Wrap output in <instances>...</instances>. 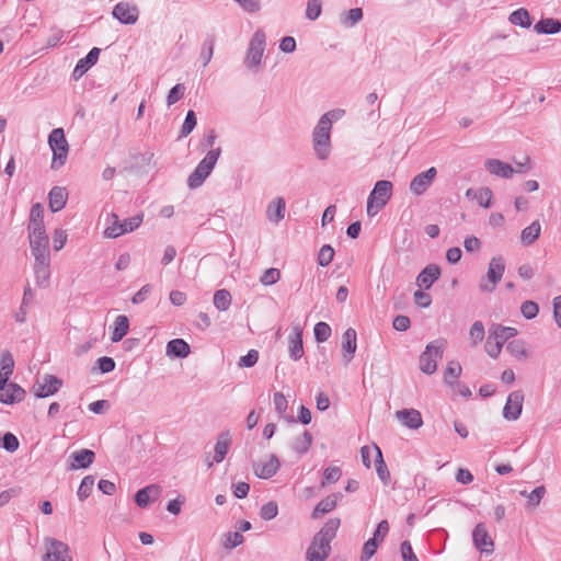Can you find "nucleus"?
I'll list each match as a JSON object with an SVG mask.
<instances>
[{
  "label": "nucleus",
  "mask_w": 561,
  "mask_h": 561,
  "mask_svg": "<svg viewBox=\"0 0 561 561\" xmlns=\"http://www.w3.org/2000/svg\"><path fill=\"white\" fill-rule=\"evenodd\" d=\"M505 263L502 256L492 257L486 273V279H482L479 287L481 291L491 293L502 279Z\"/></svg>",
  "instance_id": "nucleus-9"
},
{
  "label": "nucleus",
  "mask_w": 561,
  "mask_h": 561,
  "mask_svg": "<svg viewBox=\"0 0 561 561\" xmlns=\"http://www.w3.org/2000/svg\"><path fill=\"white\" fill-rule=\"evenodd\" d=\"M220 153L221 149L219 147L207 152L205 158L197 164L187 179L190 188H197L204 183L215 168Z\"/></svg>",
  "instance_id": "nucleus-5"
},
{
  "label": "nucleus",
  "mask_w": 561,
  "mask_h": 561,
  "mask_svg": "<svg viewBox=\"0 0 561 561\" xmlns=\"http://www.w3.org/2000/svg\"><path fill=\"white\" fill-rule=\"evenodd\" d=\"M62 386V380L53 375H45L35 386V396L46 398L55 394Z\"/></svg>",
  "instance_id": "nucleus-16"
},
{
  "label": "nucleus",
  "mask_w": 561,
  "mask_h": 561,
  "mask_svg": "<svg viewBox=\"0 0 561 561\" xmlns=\"http://www.w3.org/2000/svg\"><path fill=\"white\" fill-rule=\"evenodd\" d=\"M68 193L65 187L54 186L48 194V205L53 213L61 210L67 203Z\"/></svg>",
  "instance_id": "nucleus-25"
},
{
  "label": "nucleus",
  "mask_w": 561,
  "mask_h": 561,
  "mask_svg": "<svg viewBox=\"0 0 561 561\" xmlns=\"http://www.w3.org/2000/svg\"><path fill=\"white\" fill-rule=\"evenodd\" d=\"M397 419L407 427L417 430L423 425L420 411L414 409H403L396 412Z\"/></svg>",
  "instance_id": "nucleus-24"
},
{
  "label": "nucleus",
  "mask_w": 561,
  "mask_h": 561,
  "mask_svg": "<svg viewBox=\"0 0 561 561\" xmlns=\"http://www.w3.org/2000/svg\"><path fill=\"white\" fill-rule=\"evenodd\" d=\"M265 33L262 30L255 31L250 41L247 55L244 58V65L248 69H257L259 66L261 65L263 54L265 50Z\"/></svg>",
  "instance_id": "nucleus-7"
},
{
  "label": "nucleus",
  "mask_w": 561,
  "mask_h": 561,
  "mask_svg": "<svg viewBox=\"0 0 561 561\" xmlns=\"http://www.w3.org/2000/svg\"><path fill=\"white\" fill-rule=\"evenodd\" d=\"M345 114L342 108L324 113L312 131V147L319 160H327L331 154V129L333 122L341 119Z\"/></svg>",
  "instance_id": "nucleus-1"
},
{
  "label": "nucleus",
  "mask_w": 561,
  "mask_h": 561,
  "mask_svg": "<svg viewBox=\"0 0 561 561\" xmlns=\"http://www.w3.org/2000/svg\"><path fill=\"white\" fill-rule=\"evenodd\" d=\"M278 514V506L275 502L271 501L265 503L260 511V516L264 520H271Z\"/></svg>",
  "instance_id": "nucleus-59"
},
{
  "label": "nucleus",
  "mask_w": 561,
  "mask_h": 561,
  "mask_svg": "<svg viewBox=\"0 0 561 561\" xmlns=\"http://www.w3.org/2000/svg\"><path fill=\"white\" fill-rule=\"evenodd\" d=\"M342 497L339 493H333L321 500L317 506L314 507L312 512V517L318 518L320 515L327 514L331 511H333L339 502V500Z\"/></svg>",
  "instance_id": "nucleus-32"
},
{
  "label": "nucleus",
  "mask_w": 561,
  "mask_h": 561,
  "mask_svg": "<svg viewBox=\"0 0 561 561\" xmlns=\"http://www.w3.org/2000/svg\"><path fill=\"white\" fill-rule=\"evenodd\" d=\"M214 47H215V37L213 35H209L203 43L199 59L203 62V67H206L214 54Z\"/></svg>",
  "instance_id": "nucleus-43"
},
{
  "label": "nucleus",
  "mask_w": 561,
  "mask_h": 561,
  "mask_svg": "<svg viewBox=\"0 0 561 561\" xmlns=\"http://www.w3.org/2000/svg\"><path fill=\"white\" fill-rule=\"evenodd\" d=\"M523 403L524 392L522 390L511 392L503 408V417L507 421L518 420L523 411Z\"/></svg>",
  "instance_id": "nucleus-12"
},
{
  "label": "nucleus",
  "mask_w": 561,
  "mask_h": 561,
  "mask_svg": "<svg viewBox=\"0 0 561 561\" xmlns=\"http://www.w3.org/2000/svg\"><path fill=\"white\" fill-rule=\"evenodd\" d=\"M311 444L312 435L308 431H305L300 436L296 437L293 448L299 454H305L308 451Z\"/></svg>",
  "instance_id": "nucleus-44"
},
{
  "label": "nucleus",
  "mask_w": 561,
  "mask_h": 561,
  "mask_svg": "<svg viewBox=\"0 0 561 561\" xmlns=\"http://www.w3.org/2000/svg\"><path fill=\"white\" fill-rule=\"evenodd\" d=\"M516 334H517V330L515 328L504 327V325L497 324V323L492 324L491 328L489 329L490 340L497 341L502 345H504V343L508 339L515 336Z\"/></svg>",
  "instance_id": "nucleus-29"
},
{
  "label": "nucleus",
  "mask_w": 561,
  "mask_h": 561,
  "mask_svg": "<svg viewBox=\"0 0 561 561\" xmlns=\"http://www.w3.org/2000/svg\"><path fill=\"white\" fill-rule=\"evenodd\" d=\"M161 486L158 484L147 485L135 494V502L139 507H147L150 502L159 499L161 495Z\"/></svg>",
  "instance_id": "nucleus-21"
},
{
  "label": "nucleus",
  "mask_w": 561,
  "mask_h": 561,
  "mask_svg": "<svg viewBox=\"0 0 561 561\" xmlns=\"http://www.w3.org/2000/svg\"><path fill=\"white\" fill-rule=\"evenodd\" d=\"M374 450L376 453L375 468L378 478L382 481L385 485H388L390 483L391 477L388 467L383 460L382 453L377 445H374Z\"/></svg>",
  "instance_id": "nucleus-35"
},
{
  "label": "nucleus",
  "mask_w": 561,
  "mask_h": 561,
  "mask_svg": "<svg viewBox=\"0 0 561 561\" xmlns=\"http://www.w3.org/2000/svg\"><path fill=\"white\" fill-rule=\"evenodd\" d=\"M279 466L277 457L272 455L264 462H254L253 472L260 479H270L278 471Z\"/></svg>",
  "instance_id": "nucleus-18"
},
{
  "label": "nucleus",
  "mask_w": 561,
  "mask_h": 561,
  "mask_svg": "<svg viewBox=\"0 0 561 561\" xmlns=\"http://www.w3.org/2000/svg\"><path fill=\"white\" fill-rule=\"evenodd\" d=\"M461 366L458 362H449L444 375L445 382L453 387L456 378H458L461 374Z\"/></svg>",
  "instance_id": "nucleus-47"
},
{
  "label": "nucleus",
  "mask_w": 561,
  "mask_h": 561,
  "mask_svg": "<svg viewBox=\"0 0 561 561\" xmlns=\"http://www.w3.org/2000/svg\"><path fill=\"white\" fill-rule=\"evenodd\" d=\"M537 34H557L561 31V22L557 19H542L534 26Z\"/></svg>",
  "instance_id": "nucleus-36"
},
{
  "label": "nucleus",
  "mask_w": 561,
  "mask_h": 561,
  "mask_svg": "<svg viewBox=\"0 0 561 561\" xmlns=\"http://www.w3.org/2000/svg\"><path fill=\"white\" fill-rule=\"evenodd\" d=\"M520 312L526 319H534L539 312V306L533 300H526L520 306Z\"/></svg>",
  "instance_id": "nucleus-55"
},
{
  "label": "nucleus",
  "mask_w": 561,
  "mask_h": 561,
  "mask_svg": "<svg viewBox=\"0 0 561 561\" xmlns=\"http://www.w3.org/2000/svg\"><path fill=\"white\" fill-rule=\"evenodd\" d=\"M440 268L435 264L427 265L416 277V285L423 289H430L439 278Z\"/></svg>",
  "instance_id": "nucleus-23"
},
{
  "label": "nucleus",
  "mask_w": 561,
  "mask_h": 561,
  "mask_svg": "<svg viewBox=\"0 0 561 561\" xmlns=\"http://www.w3.org/2000/svg\"><path fill=\"white\" fill-rule=\"evenodd\" d=\"M190 345L182 339H174L167 344L168 355L179 358H185L190 355Z\"/></svg>",
  "instance_id": "nucleus-34"
},
{
  "label": "nucleus",
  "mask_w": 561,
  "mask_h": 561,
  "mask_svg": "<svg viewBox=\"0 0 561 561\" xmlns=\"http://www.w3.org/2000/svg\"><path fill=\"white\" fill-rule=\"evenodd\" d=\"M31 253L33 256L48 255L49 239L45 226L27 227Z\"/></svg>",
  "instance_id": "nucleus-8"
},
{
  "label": "nucleus",
  "mask_w": 561,
  "mask_h": 561,
  "mask_svg": "<svg viewBox=\"0 0 561 561\" xmlns=\"http://www.w3.org/2000/svg\"><path fill=\"white\" fill-rule=\"evenodd\" d=\"M25 390L18 383L10 382L8 388L0 392V401L5 404H13L23 401Z\"/></svg>",
  "instance_id": "nucleus-26"
},
{
  "label": "nucleus",
  "mask_w": 561,
  "mask_h": 561,
  "mask_svg": "<svg viewBox=\"0 0 561 561\" xmlns=\"http://www.w3.org/2000/svg\"><path fill=\"white\" fill-rule=\"evenodd\" d=\"M279 278L280 272L277 268L271 267L263 273V275L260 277V282L265 286H270L277 283Z\"/></svg>",
  "instance_id": "nucleus-60"
},
{
  "label": "nucleus",
  "mask_w": 561,
  "mask_h": 561,
  "mask_svg": "<svg viewBox=\"0 0 561 561\" xmlns=\"http://www.w3.org/2000/svg\"><path fill=\"white\" fill-rule=\"evenodd\" d=\"M492 198H493V193H492L491 188L484 186V187H480L477 190V196L474 199L481 207H483V208L491 207Z\"/></svg>",
  "instance_id": "nucleus-49"
},
{
  "label": "nucleus",
  "mask_w": 561,
  "mask_h": 561,
  "mask_svg": "<svg viewBox=\"0 0 561 561\" xmlns=\"http://www.w3.org/2000/svg\"><path fill=\"white\" fill-rule=\"evenodd\" d=\"M185 93V87L184 84L182 83H178L175 84L170 91H169V94L167 96V104L169 106L173 105L174 103H176L179 100H181L183 98Z\"/></svg>",
  "instance_id": "nucleus-61"
},
{
  "label": "nucleus",
  "mask_w": 561,
  "mask_h": 561,
  "mask_svg": "<svg viewBox=\"0 0 561 561\" xmlns=\"http://www.w3.org/2000/svg\"><path fill=\"white\" fill-rule=\"evenodd\" d=\"M196 115L193 111H188L186 113V117L184 119V123L181 127V133H180V137H186L187 135H190L193 129L195 128L196 126Z\"/></svg>",
  "instance_id": "nucleus-54"
},
{
  "label": "nucleus",
  "mask_w": 561,
  "mask_h": 561,
  "mask_svg": "<svg viewBox=\"0 0 561 561\" xmlns=\"http://www.w3.org/2000/svg\"><path fill=\"white\" fill-rule=\"evenodd\" d=\"M333 256H334L333 248L329 244H325L319 251L318 264L323 267L328 266L332 262Z\"/></svg>",
  "instance_id": "nucleus-56"
},
{
  "label": "nucleus",
  "mask_w": 561,
  "mask_h": 561,
  "mask_svg": "<svg viewBox=\"0 0 561 561\" xmlns=\"http://www.w3.org/2000/svg\"><path fill=\"white\" fill-rule=\"evenodd\" d=\"M230 444H231V437H230L229 432H222L218 435L217 442L215 444V456H214V460L216 462L219 463L225 459V457L229 450Z\"/></svg>",
  "instance_id": "nucleus-33"
},
{
  "label": "nucleus",
  "mask_w": 561,
  "mask_h": 561,
  "mask_svg": "<svg viewBox=\"0 0 561 561\" xmlns=\"http://www.w3.org/2000/svg\"><path fill=\"white\" fill-rule=\"evenodd\" d=\"M259 360V352L256 350H250L247 355L241 356L238 366L239 367H253Z\"/></svg>",
  "instance_id": "nucleus-62"
},
{
  "label": "nucleus",
  "mask_w": 561,
  "mask_h": 561,
  "mask_svg": "<svg viewBox=\"0 0 561 561\" xmlns=\"http://www.w3.org/2000/svg\"><path fill=\"white\" fill-rule=\"evenodd\" d=\"M34 299V293L30 285L24 288L22 304L18 311L14 312L13 318L15 322L22 324L27 320L28 308Z\"/></svg>",
  "instance_id": "nucleus-27"
},
{
  "label": "nucleus",
  "mask_w": 561,
  "mask_h": 561,
  "mask_svg": "<svg viewBox=\"0 0 561 561\" xmlns=\"http://www.w3.org/2000/svg\"><path fill=\"white\" fill-rule=\"evenodd\" d=\"M48 145L53 151L50 168L58 170L66 163L69 152V144L62 128H55L50 131L48 135Z\"/></svg>",
  "instance_id": "nucleus-4"
},
{
  "label": "nucleus",
  "mask_w": 561,
  "mask_h": 561,
  "mask_svg": "<svg viewBox=\"0 0 561 561\" xmlns=\"http://www.w3.org/2000/svg\"><path fill=\"white\" fill-rule=\"evenodd\" d=\"M144 220V214H138L134 217L123 220V230L124 233L131 232L136 230Z\"/></svg>",
  "instance_id": "nucleus-63"
},
{
  "label": "nucleus",
  "mask_w": 561,
  "mask_h": 561,
  "mask_svg": "<svg viewBox=\"0 0 561 561\" xmlns=\"http://www.w3.org/2000/svg\"><path fill=\"white\" fill-rule=\"evenodd\" d=\"M356 348V331L353 328H348L342 336L343 360L345 365L353 359Z\"/></svg>",
  "instance_id": "nucleus-22"
},
{
  "label": "nucleus",
  "mask_w": 561,
  "mask_h": 561,
  "mask_svg": "<svg viewBox=\"0 0 561 561\" xmlns=\"http://www.w3.org/2000/svg\"><path fill=\"white\" fill-rule=\"evenodd\" d=\"M519 494L524 497H527V500H528L527 506L528 507L535 508L540 504L543 495L546 494V488L543 485H540V486H537L536 489H534L531 492L522 490L519 492Z\"/></svg>",
  "instance_id": "nucleus-39"
},
{
  "label": "nucleus",
  "mask_w": 561,
  "mask_h": 561,
  "mask_svg": "<svg viewBox=\"0 0 561 561\" xmlns=\"http://www.w3.org/2000/svg\"><path fill=\"white\" fill-rule=\"evenodd\" d=\"M437 175L436 168L432 167L428 170L419 173L410 182V191L416 196L424 194L427 188L432 185L433 181Z\"/></svg>",
  "instance_id": "nucleus-13"
},
{
  "label": "nucleus",
  "mask_w": 561,
  "mask_h": 561,
  "mask_svg": "<svg viewBox=\"0 0 561 561\" xmlns=\"http://www.w3.org/2000/svg\"><path fill=\"white\" fill-rule=\"evenodd\" d=\"M392 191L393 185L390 181L376 182L367 199L366 211L369 217L376 216L387 205L392 196Z\"/></svg>",
  "instance_id": "nucleus-3"
},
{
  "label": "nucleus",
  "mask_w": 561,
  "mask_h": 561,
  "mask_svg": "<svg viewBox=\"0 0 561 561\" xmlns=\"http://www.w3.org/2000/svg\"><path fill=\"white\" fill-rule=\"evenodd\" d=\"M485 331L484 325L481 321H476L469 330V339L473 346L481 343L484 339Z\"/></svg>",
  "instance_id": "nucleus-48"
},
{
  "label": "nucleus",
  "mask_w": 561,
  "mask_h": 561,
  "mask_svg": "<svg viewBox=\"0 0 561 561\" xmlns=\"http://www.w3.org/2000/svg\"><path fill=\"white\" fill-rule=\"evenodd\" d=\"M322 11L321 0H308L306 9V18L310 21L317 20Z\"/></svg>",
  "instance_id": "nucleus-57"
},
{
  "label": "nucleus",
  "mask_w": 561,
  "mask_h": 561,
  "mask_svg": "<svg viewBox=\"0 0 561 561\" xmlns=\"http://www.w3.org/2000/svg\"><path fill=\"white\" fill-rule=\"evenodd\" d=\"M286 203L283 197L274 198L267 206L266 217L271 222L278 224L285 217Z\"/></svg>",
  "instance_id": "nucleus-28"
},
{
  "label": "nucleus",
  "mask_w": 561,
  "mask_h": 561,
  "mask_svg": "<svg viewBox=\"0 0 561 561\" xmlns=\"http://www.w3.org/2000/svg\"><path fill=\"white\" fill-rule=\"evenodd\" d=\"M14 359L10 352L5 351L1 354L0 370L4 376L10 377L13 374Z\"/></svg>",
  "instance_id": "nucleus-53"
},
{
  "label": "nucleus",
  "mask_w": 561,
  "mask_h": 561,
  "mask_svg": "<svg viewBox=\"0 0 561 561\" xmlns=\"http://www.w3.org/2000/svg\"><path fill=\"white\" fill-rule=\"evenodd\" d=\"M19 439L12 433H5L2 437V447L9 451L14 453L19 448Z\"/></svg>",
  "instance_id": "nucleus-64"
},
{
  "label": "nucleus",
  "mask_w": 561,
  "mask_h": 561,
  "mask_svg": "<svg viewBox=\"0 0 561 561\" xmlns=\"http://www.w3.org/2000/svg\"><path fill=\"white\" fill-rule=\"evenodd\" d=\"M506 350L517 359H527L529 357L526 343L522 340H514L510 342Z\"/></svg>",
  "instance_id": "nucleus-42"
},
{
  "label": "nucleus",
  "mask_w": 561,
  "mask_h": 561,
  "mask_svg": "<svg viewBox=\"0 0 561 561\" xmlns=\"http://www.w3.org/2000/svg\"><path fill=\"white\" fill-rule=\"evenodd\" d=\"M110 217L113 220L112 225L105 228L103 234L105 238L115 239L124 234L123 221L118 219V216L115 213H112Z\"/></svg>",
  "instance_id": "nucleus-41"
},
{
  "label": "nucleus",
  "mask_w": 561,
  "mask_h": 561,
  "mask_svg": "<svg viewBox=\"0 0 561 561\" xmlns=\"http://www.w3.org/2000/svg\"><path fill=\"white\" fill-rule=\"evenodd\" d=\"M129 322L126 316H118L114 322V330L111 340L113 343L119 342L128 333Z\"/></svg>",
  "instance_id": "nucleus-37"
},
{
  "label": "nucleus",
  "mask_w": 561,
  "mask_h": 561,
  "mask_svg": "<svg viewBox=\"0 0 561 561\" xmlns=\"http://www.w3.org/2000/svg\"><path fill=\"white\" fill-rule=\"evenodd\" d=\"M472 539L476 548L481 552L492 553L494 542L483 523L478 524L472 531Z\"/></svg>",
  "instance_id": "nucleus-15"
},
{
  "label": "nucleus",
  "mask_w": 561,
  "mask_h": 561,
  "mask_svg": "<svg viewBox=\"0 0 561 561\" xmlns=\"http://www.w3.org/2000/svg\"><path fill=\"white\" fill-rule=\"evenodd\" d=\"M363 19V10L360 8H353L341 15L343 25L352 27Z\"/></svg>",
  "instance_id": "nucleus-45"
},
{
  "label": "nucleus",
  "mask_w": 561,
  "mask_h": 561,
  "mask_svg": "<svg viewBox=\"0 0 561 561\" xmlns=\"http://www.w3.org/2000/svg\"><path fill=\"white\" fill-rule=\"evenodd\" d=\"M45 554L43 561H72L67 543L55 538L44 539Z\"/></svg>",
  "instance_id": "nucleus-10"
},
{
  "label": "nucleus",
  "mask_w": 561,
  "mask_h": 561,
  "mask_svg": "<svg viewBox=\"0 0 561 561\" xmlns=\"http://www.w3.org/2000/svg\"><path fill=\"white\" fill-rule=\"evenodd\" d=\"M44 225V207L41 203L32 206L27 227H37Z\"/></svg>",
  "instance_id": "nucleus-46"
},
{
  "label": "nucleus",
  "mask_w": 561,
  "mask_h": 561,
  "mask_svg": "<svg viewBox=\"0 0 561 561\" xmlns=\"http://www.w3.org/2000/svg\"><path fill=\"white\" fill-rule=\"evenodd\" d=\"M541 234V224L539 220H534L529 226L524 228L520 232V242L525 247L534 244Z\"/></svg>",
  "instance_id": "nucleus-31"
},
{
  "label": "nucleus",
  "mask_w": 561,
  "mask_h": 561,
  "mask_svg": "<svg viewBox=\"0 0 561 561\" xmlns=\"http://www.w3.org/2000/svg\"><path fill=\"white\" fill-rule=\"evenodd\" d=\"M508 21L513 25H517L524 28H528L531 25L529 12L524 8H519L512 12L508 16Z\"/></svg>",
  "instance_id": "nucleus-38"
},
{
  "label": "nucleus",
  "mask_w": 561,
  "mask_h": 561,
  "mask_svg": "<svg viewBox=\"0 0 561 561\" xmlns=\"http://www.w3.org/2000/svg\"><path fill=\"white\" fill-rule=\"evenodd\" d=\"M93 485H94V478L92 476H87L82 479L80 486L78 489V492H77L80 501H83L90 496Z\"/></svg>",
  "instance_id": "nucleus-50"
},
{
  "label": "nucleus",
  "mask_w": 561,
  "mask_h": 561,
  "mask_svg": "<svg viewBox=\"0 0 561 561\" xmlns=\"http://www.w3.org/2000/svg\"><path fill=\"white\" fill-rule=\"evenodd\" d=\"M379 543L378 539H368L363 546L362 561H368L376 553Z\"/></svg>",
  "instance_id": "nucleus-58"
},
{
  "label": "nucleus",
  "mask_w": 561,
  "mask_h": 561,
  "mask_svg": "<svg viewBox=\"0 0 561 561\" xmlns=\"http://www.w3.org/2000/svg\"><path fill=\"white\" fill-rule=\"evenodd\" d=\"M35 283L39 287H46L50 277V254L34 256Z\"/></svg>",
  "instance_id": "nucleus-14"
},
{
  "label": "nucleus",
  "mask_w": 561,
  "mask_h": 561,
  "mask_svg": "<svg viewBox=\"0 0 561 561\" xmlns=\"http://www.w3.org/2000/svg\"><path fill=\"white\" fill-rule=\"evenodd\" d=\"M485 169L493 175L502 179H511L515 173V169L500 159L491 158L484 162Z\"/></svg>",
  "instance_id": "nucleus-19"
},
{
  "label": "nucleus",
  "mask_w": 561,
  "mask_h": 561,
  "mask_svg": "<svg viewBox=\"0 0 561 561\" xmlns=\"http://www.w3.org/2000/svg\"><path fill=\"white\" fill-rule=\"evenodd\" d=\"M231 295L227 289H219L214 295V306L219 311H226L231 306Z\"/></svg>",
  "instance_id": "nucleus-40"
},
{
  "label": "nucleus",
  "mask_w": 561,
  "mask_h": 561,
  "mask_svg": "<svg viewBox=\"0 0 561 561\" xmlns=\"http://www.w3.org/2000/svg\"><path fill=\"white\" fill-rule=\"evenodd\" d=\"M101 49L93 47L84 58H81L72 72V78L79 80L92 66H94L99 59Z\"/></svg>",
  "instance_id": "nucleus-20"
},
{
  "label": "nucleus",
  "mask_w": 561,
  "mask_h": 561,
  "mask_svg": "<svg viewBox=\"0 0 561 561\" xmlns=\"http://www.w3.org/2000/svg\"><path fill=\"white\" fill-rule=\"evenodd\" d=\"M331 332L332 331H331L330 325L322 321L318 322L313 329L314 339L319 343L325 342L331 336Z\"/></svg>",
  "instance_id": "nucleus-51"
},
{
  "label": "nucleus",
  "mask_w": 561,
  "mask_h": 561,
  "mask_svg": "<svg viewBox=\"0 0 561 561\" xmlns=\"http://www.w3.org/2000/svg\"><path fill=\"white\" fill-rule=\"evenodd\" d=\"M340 527V519H329L316 534L310 547L307 550L308 561H324L331 551V541L334 539Z\"/></svg>",
  "instance_id": "nucleus-2"
},
{
  "label": "nucleus",
  "mask_w": 561,
  "mask_h": 561,
  "mask_svg": "<svg viewBox=\"0 0 561 561\" xmlns=\"http://www.w3.org/2000/svg\"><path fill=\"white\" fill-rule=\"evenodd\" d=\"M95 454L94 451L90 449H81L78 451H75L70 458L73 460V462L70 465V469H85L88 468L94 460Z\"/></svg>",
  "instance_id": "nucleus-30"
},
{
  "label": "nucleus",
  "mask_w": 561,
  "mask_h": 561,
  "mask_svg": "<svg viewBox=\"0 0 561 561\" xmlns=\"http://www.w3.org/2000/svg\"><path fill=\"white\" fill-rule=\"evenodd\" d=\"M243 542V536L240 531H230L225 535V541L222 542V547L225 549H233L240 546Z\"/></svg>",
  "instance_id": "nucleus-52"
},
{
  "label": "nucleus",
  "mask_w": 561,
  "mask_h": 561,
  "mask_svg": "<svg viewBox=\"0 0 561 561\" xmlns=\"http://www.w3.org/2000/svg\"><path fill=\"white\" fill-rule=\"evenodd\" d=\"M446 344L445 339H437L426 345L425 351L420 356V369L424 374L432 375L436 371L437 359L443 357Z\"/></svg>",
  "instance_id": "nucleus-6"
},
{
  "label": "nucleus",
  "mask_w": 561,
  "mask_h": 561,
  "mask_svg": "<svg viewBox=\"0 0 561 561\" xmlns=\"http://www.w3.org/2000/svg\"><path fill=\"white\" fill-rule=\"evenodd\" d=\"M288 352L293 360H298L304 355L302 329L299 324H294L293 331L288 335Z\"/></svg>",
  "instance_id": "nucleus-17"
},
{
  "label": "nucleus",
  "mask_w": 561,
  "mask_h": 561,
  "mask_svg": "<svg viewBox=\"0 0 561 561\" xmlns=\"http://www.w3.org/2000/svg\"><path fill=\"white\" fill-rule=\"evenodd\" d=\"M112 15L122 24L133 25L139 19V9L136 4L121 1L113 8Z\"/></svg>",
  "instance_id": "nucleus-11"
}]
</instances>
